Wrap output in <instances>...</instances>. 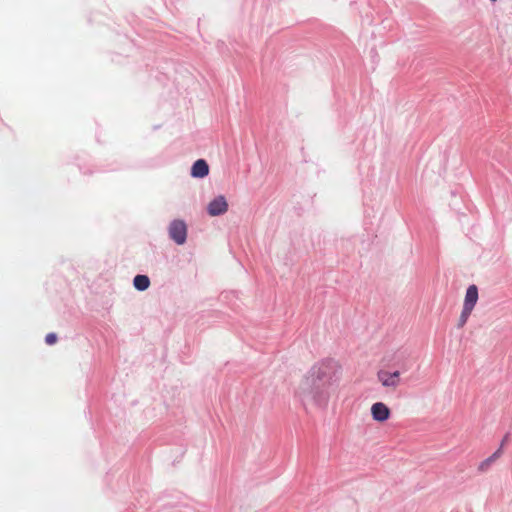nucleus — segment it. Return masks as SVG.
<instances>
[{
    "label": "nucleus",
    "instance_id": "1",
    "mask_svg": "<svg viewBox=\"0 0 512 512\" xmlns=\"http://www.w3.org/2000/svg\"><path fill=\"white\" fill-rule=\"evenodd\" d=\"M339 369L335 360L325 359L309 370L297 389V395L304 406L307 404L326 405L330 390L338 380Z\"/></svg>",
    "mask_w": 512,
    "mask_h": 512
},
{
    "label": "nucleus",
    "instance_id": "2",
    "mask_svg": "<svg viewBox=\"0 0 512 512\" xmlns=\"http://www.w3.org/2000/svg\"><path fill=\"white\" fill-rule=\"evenodd\" d=\"M169 238L177 245H183L187 241L188 226L183 219H173L168 225Z\"/></svg>",
    "mask_w": 512,
    "mask_h": 512
},
{
    "label": "nucleus",
    "instance_id": "3",
    "mask_svg": "<svg viewBox=\"0 0 512 512\" xmlns=\"http://www.w3.org/2000/svg\"><path fill=\"white\" fill-rule=\"evenodd\" d=\"M229 205L224 195H217L207 205L206 211L212 217L221 216L228 211Z\"/></svg>",
    "mask_w": 512,
    "mask_h": 512
},
{
    "label": "nucleus",
    "instance_id": "4",
    "mask_svg": "<svg viewBox=\"0 0 512 512\" xmlns=\"http://www.w3.org/2000/svg\"><path fill=\"white\" fill-rule=\"evenodd\" d=\"M210 167L208 162L203 159H197L193 162L190 169V176L194 179H203L209 175Z\"/></svg>",
    "mask_w": 512,
    "mask_h": 512
},
{
    "label": "nucleus",
    "instance_id": "5",
    "mask_svg": "<svg viewBox=\"0 0 512 512\" xmlns=\"http://www.w3.org/2000/svg\"><path fill=\"white\" fill-rule=\"evenodd\" d=\"M391 411L383 402H376L371 406V416L377 422H385L389 419Z\"/></svg>",
    "mask_w": 512,
    "mask_h": 512
},
{
    "label": "nucleus",
    "instance_id": "6",
    "mask_svg": "<svg viewBox=\"0 0 512 512\" xmlns=\"http://www.w3.org/2000/svg\"><path fill=\"white\" fill-rule=\"evenodd\" d=\"M399 371H379L378 379L384 387H396L399 384Z\"/></svg>",
    "mask_w": 512,
    "mask_h": 512
},
{
    "label": "nucleus",
    "instance_id": "7",
    "mask_svg": "<svg viewBox=\"0 0 512 512\" xmlns=\"http://www.w3.org/2000/svg\"><path fill=\"white\" fill-rule=\"evenodd\" d=\"M479 298L478 287L475 284H471L466 289L463 307L474 309Z\"/></svg>",
    "mask_w": 512,
    "mask_h": 512
},
{
    "label": "nucleus",
    "instance_id": "8",
    "mask_svg": "<svg viewBox=\"0 0 512 512\" xmlns=\"http://www.w3.org/2000/svg\"><path fill=\"white\" fill-rule=\"evenodd\" d=\"M150 278L145 274H137L133 278V286L139 292H144L150 287Z\"/></svg>",
    "mask_w": 512,
    "mask_h": 512
},
{
    "label": "nucleus",
    "instance_id": "9",
    "mask_svg": "<svg viewBox=\"0 0 512 512\" xmlns=\"http://www.w3.org/2000/svg\"><path fill=\"white\" fill-rule=\"evenodd\" d=\"M501 455V448H498L492 455L480 462L478 470L480 472H486Z\"/></svg>",
    "mask_w": 512,
    "mask_h": 512
},
{
    "label": "nucleus",
    "instance_id": "10",
    "mask_svg": "<svg viewBox=\"0 0 512 512\" xmlns=\"http://www.w3.org/2000/svg\"><path fill=\"white\" fill-rule=\"evenodd\" d=\"M472 311H473L472 309H469V308H466V307L462 308V312L460 314L459 321H458V327H463L466 324V322H467L469 316L471 315Z\"/></svg>",
    "mask_w": 512,
    "mask_h": 512
},
{
    "label": "nucleus",
    "instance_id": "11",
    "mask_svg": "<svg viewBox=\"0 0 512 512\" xmlns=\"http://www.w3.org/2000/svg\"><path fill=\"white\" fill-rule=\"evenodd\" d=\"M58 340V336L54 332H50L45 337V343L47 345H54Z\"/></svg>",
    "mask_w": 512,
    "mask_h": 512
},
{
    "label": "nucleus",
    "instance_id": "12",
    "mask_svg": "<svg viewBox=\"0 0 512 512\" xmlns=\"http://www.w3.org/2000/svg\"><path fill=\"white\" fill-rule=\"evenodd\" d=\"M508 440H509V434H506V435L503 437V439H502V441H501V443H500V447H499V448H501V451H502V452H503V447H504V445L508 442Z\"/></svg>",
    "mask_w": 512,
    "mask_h": 512
},
{
    "label": "nucleus",
    "instance_id": "13",
    "mask_svg": "<svg viewBox=\"0 0 512 512\" xmlns=\"http://www.w3.org/2000/svg\"><path fill=\"white\" fill-rule=\"evenodd\" d=\"M174 507H175V506L171 505L170 503H169V504H167V505L165 504V505L163 506V508H174Z\"/></svg>",
    "mask_w": 512,
    "mask_h": 512
},
{
    "label": "nucleus",
    "instance_id": "14",
    "mask_svg": "<svg viewBox=\"0 0 512 512\" xmlns=\"http://www.w3.org/2000/svg\"><path fill=\"white\" fill-rule=\"evenodd\" d=\"M491 2H496L497 0H490Z\"/></svg>",
    "mask_w": 512,
    "mask_h": 512
}]
</instances>
